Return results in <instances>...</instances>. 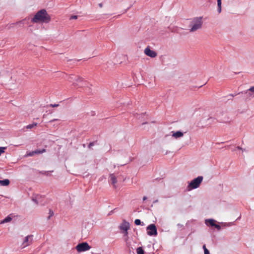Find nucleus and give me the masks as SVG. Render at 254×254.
Here are the masks:
<instances>
[{
  "label": "nucleus",
  "mask_w": 254,
  "mask_h": 254,
  "mask_svg": "<svg viewBox=\"0 0 254 254\" xmlns=\"http://www.w3.org/2000/svg\"><path fill=\"white\" fill-rule=\"evenodd\" d=\"M136 253L137 254H144V251L142 247H139L136 249Z\"/></svg>",
  "instance_id": "19"
},
{
  "label": "nucleus",
  "mask_w": 254,
  "mask_h": 254,
  "mask_svg": "<svg viewBox=\"0 0 254 254\" xmlns=\"http://www.w3.org/2000/svg\"><path fill=\"white\" fill-rule=\"evenodd\" d=\"M237 148H238V149H239V150H242V147H241L240 146H238V147H237Z\"/></svg>",
  "instance_id": "34"
},
{
  "label": "nucleus",
  "mask_w": 254,
  "mask_h": 254,
  "mask_svg": "<svg viewBox=\"0 0 254 254\" xmlns=\"http://www.w3.org/2000/svg\"><path fill=\"white\" fill-rule=\"evenodd\" d=\"M144 54L151 58H154L157 56V53L152 50H151L149 47H146L144 50Z\"/></svg>",
  "instance_id": "7"
},
{
  "label": "nucleus",
  "mask_w": 254,
  "mask_h": 254,
  "mask_svg": "<svg viewBox=\"0 0 254 254\" xmlns=\"http://www.w3.org/2000/svg\"><path fill=\"white\" fill-rule=\"evenodd\" d=\"M204 254H209V251L208 250H206L205 252H204Z\"/></svg>",
  "instance_id": "31"
},
{
  "label": "nucleus",
  "mask_w": 254,
  "mask_h": 254,
  "mask_svg": "<svg viewBox=\"0 0 254 254\" xmlns=\"http://www.w3.org/2000/svg\"><path fill=\"white\" fill-rule=\"evenodd\" d=\"M248 94H249V95L250 96H252V94H251V93H248Z\"/></svg>",
  "instance_id": "37"
},
{
  "label": "nucleus",
  "mask_w": 254,
  "mask_h": 254,
  "mask_svg": "<svg viewBox=\"0 0 254 254\" xmlns=\"http://www.w3.org/2000/svg\"><path fill=\"white\" fill-rule=\"evenodd\" d=\"M35 152V155L38 154H41L46 152V149H43L42 150H36L34 151Z\"/></svg>",
  "instance_id": "20"
},
{
  "label": "nucleus",
  "mask_w": 254,
  "mask_h": 254,
  "mask_svg": "<svg viewBox=\"0 0 254 254\" xmlns=\"http://www.w3.org/2000/svg\"><path fill=\"white\" fill-rule=\"evenodd\" d=\"M35 155V152L34 151H31L29 153H27L25 156L28 157V156H32Z\"/></svg>",
  "instance_id": "21"
},
{
  "label": "nucleus",
  "mask_w": 254,
  "mask_h": 254,
  "mask_svg": "<svg viewBox=\"0 0 254 254\" xmlns=\"http://www.w3.org/2000/svg\"><path fill=\"white\" fill-rule=\"evenodd\" d=\"M134 223L136 225H139L141 224V221L139 219H135L134 221Z\"/></svg>",
  "instance_id": "22"
},
{
  "label": "nucleus",
  "mask_w": 254,
  "mask_h": 254,
  "mask_svg": "<svg viewBox=\"0 0 254 254\" xmlns=\"http://www.w3.org/2000/svg\"><path fill=\"white\" fill-rule=\"evenodd\" d=\"M147 233L149 236H156L157 235V230L155 225L151 224L148 225L147 228Z\"/></svg>",
  "instance_id": "4"
},
{
  "label": "nucleus",
  "mask_w": 254,
  "mask_h": 254,
  "mask_svg": "<svg viewBox=\"0 0 254 254\" xmlns=\"http://www.w3.org/2000/svg\"><path fill=\"white\" fill-rule=\"evenodd\" d=\"M27 19V18L21 20V21H18L17 22H16L15 23V24L16 25H19V26H23L24 25V21Z\"/></svg>",
  "instance_id": "14"
},
{
  "label": "nucleus",
  "mask_w": 254,
  "mask_h": 254,
  "mask_svg": "<svg viewBox=\"0 0 254 254\" xmlns=\"http://www.w3.org/2000/svg\"><path fill=\"white\" fill-rule=\"evenodd\" d=\"M146 199H147L146 196H144V197H143V200H144H144H145Z\"/></svg>",
  "instance_id": "33"
},
{
  "label": "nucleus",
  "mask_w": 254,
  "mask_h": 254,
  "mask_svg": "<svg viewBox=\"0 0 254 254\" xmlns=\"http://www.w3.org/2000/svg\"><path fill=\"white\" fill-rule=\"evenodd\" d=\"M172 133H173L172 136L176 139L182 137L184 135V133L180 131H177L176 132L172 131Z\"/></svg>",
  "instance_id": "9"
},
{
  "label": "nucleus",
  "mask_w": 254,
  "mask_h": 254,
  "mask_svg": "<svg viewBox=\"0 0 254 254\" xmlns=\"http://www.w3.org/2000/svg\"><path fill=\"white\" fill-rule=\"evenodd\" d=\"M218 11L220 13L221 12V0H217Z\"/></svg>",
  "instance_id": "17"
},
{
  "label": "nucleus",
  "mask_w": 254,
  "mask_h": 254,
  "mask_svg": "<svg viewBox=\"0 0 254 254\" xmlns=\"http://www.w3.org/2000/svg\"><path fill=\"white\" fill-rule=\"evenodd\" d=\"M6 148L5 147H0V153L1 154L4 152L5 149Z\"/></svg>",
  "instance_id": "23"
},
{
  "label": "nucleus",
  "mask_w": 254,
  "mask_h": 254,
  "mask_svg": "<svg viewBox=\"0 0 254 254\" xmlns=\"http://www.w3.org/2000/svg\"><path fill=\"white\" fill-rule=\"evenodd\" d=\"M129 228V223L127 222H124L122 223L121 229L125 231L126 232V233H127V231Z\"/></svg>",
  "instance_id": "10"
},
{
  "label": "nucleus",
  "mask_w": 254,
  "mask_h": 254,
  "mask_svg": "<svg viewBox=\"0 0 254 254\" xmlns=\"http://www.w3.org/2000/svg\"><path fill=\"white\" fill-rule=\"evenodd\" d=\"M216 228H217L218 230H220L221 229V227L220 225L218 224H215V225L214 226Z\"/></svg>",
  "instance_id": "26"
},
{
  "label": "nucleus",
  "mask_w": 254,
  "mask_h": 254,
  "mask_svg": "<svg viewBox=\"0 0 254 254\" xmlns=\"http://www.w3.org/2000/svg\"><path fill=\"white\" fill-rule=\"evenodd\" d=\"M9 181L8 179H5L4 180H0V184L3 186H8L9 184Z\"/></svg>",
  "instance_id": "12"
},
{
  "label": "nucleus",
  "mask_w": 254,
  "mask_h": 254,
  "mask_svg": "<svg viewBox=\"0 0 254 254\" xmlns=\"http://www.w3.org/2000/svg\"><path fill=\"white\" fill-rule=\"evenodd\" d=\"M1 154L0 153V156L1 155Z\"/></svg>",
  "instance_id": "38"
},
{
  "label": "nucleus",
  "mask_w": 254,
  "mask_h": 254,
  "mask_svg": "<svg viewBox=\"0 0 254 254\" xmlns=\"http://www.w3.org/2000/svg\"><path fill=\"white\" fill-rule=\"evenodd\" d=\"M248 91L252 92H254V86H252V87H250Z\"/></svg>",
  "instance_id": "25"
},
{
  "label": "nucleus",
  "mask_w": 254,
  "mask_h": 254,
  "mask_svg": "<svg viewBox=\"0 0 254 254\" xmlns=\"http://www.w3.org/2000/svg\"><path fill=\"white\" fill-rule=\"evenodd\" d=\"M58 120V119H54V120H52L51 121H50V122H54V121H57Z\"/></svg>",
  "instance_id": "32"
},
{
  "label": "nucleus",
  "mask_w": 254,
  "mask_h": 254,
  "mask_svg": "<svg viewBox=\"0 0 254 254\" xmlns=\"http://www.w3.org/2000/svg\"><path fill=\"white\" fill-rule=\"evenodd\" d=\"M177 227L179 228H182L184 226L183 225L181 224H177Z\"/></svg>",
  "instance_id": "28"
},
{
  "label": "nucleus",
  "mask_w": 254,
  "mask_h": 254,
  "mask_svg": "<svg viewBox=\"0 0 254 254\" xmlns=\"http://www.w3.org/2000/svg\"><path fill=\"white\" fill-rule=\"evenodd\" d=\"M50 216L48 217V219H49L50 218V217H51V216H52L53 215V214H54L53 212V211H52L51 210H50Z\"/></svg>",
  "instance_id": "27"
},
{
  "label": "nucleus",
  "mask_w": 254,
  "mask_h": 254,
  "mask_svg": "<svg viewBox=\"0 0 254 254\" xmlns=\"http://www.w3.org/2000/svg\"><path fill=\"white\" fill-rule=\"evenodd\" d=\"M77 16L76 15H72L71 16L70 19H77Z\"/></svg>",
  "instance_id": "29"
},
{
  "label": "nucleus",
  "mask_w": 254,
  "mask_h": 254,
  "mask_svg": "<svg viewBox=\"0 0 254 254\" xmlns=\"http://www.w3.org/2000/svg\"><path fill=\"white\" fill-rule=\"evenodd\" d=\"M51 21V16L45 9L38 11L31 19L33 23H48Z\"/></svg>",
  "instance_id": "1"
},
{
  "label": "nucleus",
  "mask_w": 254,
  "mask_h": 254,
  "mask_svg": "<svg viewBox=\"0 0 254 254\" xmlns=\"http://www.w3.org/2000/svg\"><path fill=\"white\" fill-rule=\"evenodd\" d=\"M202 17H196L190 22V32H195L201 28L202 25Z\"/></svg>",
  "instance_id": "2"
},
{
  "label": "nucleus",
  "mask_w": 254,
  "mask_h": 254,
  "mask_svg": "<svg viewBox=\"0 0 254 254\" xmlns=\"http://www.w3.org/2000/svg\"><path fill=\"white\" fill-rule=\"evenodd\" d=\"M37 126V124L36 123H34L32 124L28 125L26 126V127H24L26 128V129H31L32 128H33L34 127H36Z\"/></svg>",
  "instance_id": "15"
},
{
  "label": "nucleus",
  "mask_w": 254,
  "mask_h": 254,
  "mask_svg": "<svg viewBox=\"0 0 254 254\" xmlns=\"http://www.w3.org/2000/svg\"><path fill=\"white\" fill-rule=\"evenodd\" d=\"M76 249L78 252H81L89 250L90 247L87 243H82L77 245Z\"/></svg>",
  "instance_id": "5"
},
{
  "label": "nucleus",
  "mask_w": 254,
  "mask_h": 254,
  "mask_svg": "<svg viewBox=\"0 0 254 254\" xmlns=\"http://www.w3.org/2000/svg\"><path fill=\"white\" fill-rule=\"evenodd\" d=\"M76 78V75L71 74L69 76V77L68 78V80L70 82H73V83L75 82Z\"/></svg>",
  "instance_id": "13"
},
{
  "label": "nucleus",
  "mask_w": 254,
  "mask_h": 254,
  "mask_svg": "<svg viewBox=\"0 0 254 254\" xmlns=\"http://www.w3.org/2000/svg\"><path fill=\"white\" fill-rule=\"evenodd\" d=\"M11 217L10 216H8L1 222V223H7L11 220Z\"/></svg>",
  "instance_id": "18"
},
{
  "label": "nucleus",
  "mask_w": 254,
  "mask_h": 254,
  "mask_svg": "<svg viewBox=\"0 0 254 254\" xmlns=\"http://www.w3.org/2000/svg\"><path fill=\"white\" fill-rule=\"evenodd\" d=\"M73 85L74 86L83 87L87 85V82L81 77L76 76V78L75 82L73 83Z\"/></svg>",
  "instance_id": "6"
},
{
  "label": "nucleus",
  "mask_w": 254,
  "mask_h": 254,
  "mask_svg": "<svg viewBox=\"0 0 254 254\" xmlns=\"http://www.w3.org/2000/svg\"><path fill=\"white\" fill-rule=\"evenodd\" d=\"M203 180L202 176H198L196 178L193 179L190 184L188 185L187 187V190L190 191L192 189H196L199 187L200 184L202 182Z\"/></svg>",
  "instance_id": "3"
},
{
  "label": "nucleus",
  "mask_w": 254,
  "mask_h": 254,
  "mask_svg": "<svg viewBox=\"0 0 254 254\" xmlns=\"http://www.w3.org/2000/svg\"><path fill=\"white\" fill-rule=\"evenodd\" d=\"M59 106V104H50V105H49V106H50V107H58Z\"/></svg>",
  "instance_id": "24"
},
{
  "label": "nucleus",
  "mask_w": 254,
  "mask_h": 254,
  "mask_svg": "<svg viewBox=\"0 0 254 254\" xmlns=\"http://www.w3.org/2000/svg\"><path fill=\"white\" fill-rule=\"evenodd\" d=\"M203 249L204 250V252H205L206 250H208L206 248V246L205 245H203Z\"/></svg>",
  "instance_id": "30"
},
{
  "label": "nucleus",
  "mask_w": 254,
  "mask_h": 254,
  "mask_svg": "<svg viewBox=\"0 0 254 254\" xmlns=\"http://www.w3.org/2000/svg\"><path fill=\"white\" fill-rule=\"evenodd\" d=\"M206 223L207 224L208 223L211 225V226H214L215 225V220L213 219H209L208 220H206Z\"/></svg>",
  "instance_id": "16"
},
{
  "label": "nucleus",
  "mask_w": 254,
  "mask_h": 254,
  "mask_svg": "<svg viewBox=\"0 0 254 254\" xmlns=\"http://www.w3.org/2000/svg\"><path fill=\"white\" fill-rule=\"evenodd\" d=\"M33 200L36 203H38L36 199H33Z\"/></svg>",
  "instance_id": "36"
},
{
  "label": "nucleus",
  "mask_w": 254,
  "mask_h": 254,
  "mask_svg": "<svg viewBox=\"0 0 254 254\" xmlns=\"http://www.w3.org/2000/svg\"><path fill=\"white\" fill-rule=\"evenodd\" d=\"M110 177L112 184L115 185L117 182L116 177L113 174H111Z\"/></svg>",
  "instance_id": "11"
},
{
  "label": "nucleus",
  "mask_w": 254,
  "mask_h": 254,
  "mask_svg": "<svg viewBox=\"0 0 254 254\" xmlns=\"http://www.w3.org/2000/svg\"><path fill=\"white\" fill-rule=\"evenodd\" d=\"M32 236H28L25 237V240L22 244L23 247L25 248L29 246L32 243Z\"/></svg>",
  "instance_id": "8"
},
{
  "label": "nucleus",
  "mask_w": 254,
  "mask_h": 254,
  "mask_svg": "<svg viewBox=\"0 0 254 254\" xmlns=\"http://www.w3.org/2000/svg\"><path fill=\"white\" fill-rule=\"evenodd\" d=\"M93 145V143H90L89 145V147H90L91 146Z\"/></svg>",
  "instance_id": "35"
}]
</instances>
